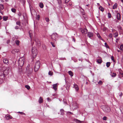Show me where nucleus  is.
<instances>
[{
  "instance_id": "3c124183",
  "label": "nucleus",
  "mask_w": 123,
  "mask_h": 123,
  "mask_svg": "<svg viewBox=\"0 0 123 123\" xmlns=\"http://www.w3.org/2000/svg\"><path fill=\"white\" fill-rule=\"evenodd\" d=\"M47 99L48 101H51V100L49 98H47Z\"/></svg>"
},
{
  "instance_id": "cd10ccee",
  "label": "nucleus",
  "mask_w": 123,
  "mask_h": 123,
  "mask_svg": "<svg viewBox=\"0 0 123 123\" xmlns=\"http://www.w3.org/2000/svg\"><path fill=\"white\" fill-rule=\"evenodd\" d=\"M8 17L7 16H4L3 17V20L4 21H6L8 19Z\"/></svg>"
},
{
  "instance_id": "8fccbe9b",
  "label": "nucleus",
  "mask_w": 123,
  "mask_h": 123,
  "mask_svg": "<svg viewBox=\"0 0 123 123\" xmlns=\"http://www.w3.org/2000/svg\"><path fill=\"white\" fill-rule=\"evenodd\" d=\"M40 15H37V18H38V20H39L40 18Z\"/></svg>"
},
{
  "instance_id": "bf43d9fd",
  "label": "nucleus",
  "mask_w": 123,
  "mask_h": 123,
  "mask_svg": "<svg viewBox=\"0 0 123 123\" xmlns=\"http://www.w3.org/2000/svg\"><path fill=\"white\" fill-rule=\"evenodd\" d=\"M51 38L52 39V40H53V35H52L51 36Z\"/></svg>"
},
{
  "instance_id": "72a5a7b5",
  "label": "nucleus",
  "mask_w": 123,
  "mask_h": 123,
  "mask_svg": "<svg viewBox=\"0 0 123 123\" xmlns=\"http://www.w3.org/2000/svg\"><path fill=\"white\" fill-rule=\"evenodd\" d=\"M113 35H114V37H116L118 36V33L117 32H116L113 34Z\"/></svg>"
},
{
  "instance_id": "864d4df0",
  "label": "nucleus",
  "mask_w": 123,
  "mask_h": 123,
  "mask_svg": "<svg viewBox=\"0 0 123 123\" xmlns=\"http://www.w3.org/2000/svg\"><path fill=\"white\" fill-rule=\"evenodd\" d=\"M58 0V2L59 4H61V0Z\"/></svg>"
},
{
  "instance_id": "c85d7f7f",
  "label": "nucleus",
  "mask_w": 123,
  "mask_h": 123,
  "mask_svg": "<svg viewBox=\"0 0 123 123\" xmlns=\"http://www.w3.org/2000/svg\"><path fill=\"white\" fill-rule=\"evenodd\" d=\"M111 63L110 62H107L106 63V66L107 68L109 67Z\"/></svg>"
},
{
  "instance_id": "de8ad7c7",
  "label": "nucleus",
  "mask_w": 123,
  "mask_h": 123,
  "mask_svg": "<svg viewBox=\"0 0 123 123\" xmlns=\"http://www.w3.org/2000/svg\"><path fill=\"white\" fill-rule=\"evenodd\" d=\"M18 113H20L21 114H22V115H25V114L23 112H18Z\"/></svg>"
},
{
  "instance_id": "4468645a",
  "label": "nucleus",
  "mask_w": 123,
  "mask_h": 123,
  "mask_svg": "<svg viewBox=\"0 0 123 123\" xmlns=\"http://www.w3.org/2000/svg\"><path fill=\"white\" fill-rule=\"evenodd\" d=\"M59 84L57 83L54 84V90L56 91L57 90V87Z\"/></svg>"
},
{
  "instance_id": "f704fd0d",
  "label": "nucleus",
  "mask_w": 123,
  "mask_h": 123,
  "mask_svg": "<svg viewBox=\"0 0 123 123\" xmlns=\"http://www.w3.org/2000/svg\"><path fill=\"white\" fill-rule=\"evenodd\" d=\"M11 10L12 12L14 13H15L16 11V9L14 8H12Z\"/></svg>"
},
{
  "instance_id": "09e8293b",
  "label": "nucleus",
  "mask_w": 123,
  "mask_h": 123,
  "mask_svg": "<svg viewBox=\"0 0 123 123\" xmlns=\"http://www.w3.org/2000/svg\"><path fill=\"white\" fill-rule=\"evenodd\" d=\"M70 0H65V3H67Z\"/></svg>"
},
{
  "instance_id": "7c9ffc66",
  "label": "nucleus",
  "mask_w": 123,
  "mask_h": 123,
  "mask_svg": "<svg viewBox=\"0 0 123 123\" xmlns=\"http://www.w3.org/2000/svg\"><path fill=\"white\" fill-rule=\"evenodd\" d=\"M40 6L41 8H42L43 7V3H40Z\"/></svg>"
},
{
  "instance_id": "f257e3e1",
  "label": "nucleus",
  "mask_w": 123,
  "mask_h": 123,
  "mask_svg": "<svg viewBox=\"0 0 123 123\" xmlns=\"http://www.w3.org/2000/svg\"><path fill=\"white\" fill-rule=\"evenodd\" d=\"M27 75L28 76H30L32 73L33 71L32 68L29 65H28L26 68Z\"/></svg>"
},
{
  "instance_id": "e2e57ef3",
  "label": "nucleus",
  "mask_w": 123,
  "mask_h": 123,
  "mask_svg": "<svg viewBox=\"0 0 123 123\" xmlns=\"http://www.w3.org/2000/svg\"><path fill=\"white\" fill-rule=\"evenodd\" d=\"M2 19V18L1 17V16H0V20H1Z\"/></svg>"
},
{
  "instance_id": "c03bdc74",
  "label": "nucleus",
  "mask_w": 123,
  "mask_h": 123,
  "mask_svg": "<svg viewBox=\"0 0 123 123\" xmlns=\"http://www.w3.org/2000/svg\"><path fill=\"white\" fill-rule=\"evenodd\" d=\"M109 36L110 38L112 37V34L111 33H110L109 35Z\"/></svg>"
},
{
  "instance_id": "5fc2aeb1",
  "label": "nucleus",
  "mask_w": 123,
  "mask_h": 123,
  "mask_svg": "<svg viewBox=\"0 0 123 123\" xmlns=\"http://www.w3.org/2000/svg\"><path fill=\"white\" fill-rule=\"evenodd\" d=\"M51 43L53 47H54V43L53 42H51Z\"/></svg>"
},
{
  "instance_id": "1a4fd4ad",
  "label": "nucleus",
  "mask_w": 123,
  "mask_h": 123,
  "mask_svg": "<svg viewBox=\"0 0 123 123\" xmlns=\"http://www.w3.org/2000/svg\"><path fill=\"white\" fill-rule=\"evenodd\" d=\"M81 31L82 33L83 34H86L87 32V31L86 29H81Z\"/></svg>"
},
{
  "instance_id": "bb28decb",
  "label": "nucleus",
  "mask_w": 123,
  "mask_h": 123,
  "mask_svg": "<svg viewBox=\"0 0 123 123\" xmlns=\"http://www.w3.org/2000/svg\"><path fill=\"white\" fill-rule=\"evenodd\" d=\"M99 9L102 12H103L104 10V8L101 6H100L99 7Z\"/></svg>"
},
{
  "instance_id": "ddd939ff",
  "label": "nucleus",
  "mask_w": 123,
  "mask_h": 123,
  "mask_svg": "<svg viewBox=\"0 0 123 123\" xmlns=\"http://www.w3.org/2000/svg\"><path fill=\"white\" fill-rule=\"evenodd\" d=\"M117 18L118 20H120L121 19L120 15L119 13H117Z\"/></svg>"
},
{
  "instance_id": "9b49d317",
  "label": "nucleus",
  "mask_w": 123,
  "mask_h": 123,
  "mask_svg": "<svg viewBox=\"0 0 123 123\" xmlns=\"http://www.w3.org/2000/svg\"><path fill=\"white\" fill-rule=\"evenodd\" d=\"M93 36V33L90 32H88L87 33L88 37L89 38H91Z\"/></svg>"
},
{
  "instance_id": "423d86ee",
  "label": "nucleus",
  "mask_w": 123,
  "mask_h": 123,
  "mask_svg": "<svg viewBox=\"0 0 123 123\" xmlns=\"http://www.w3.org/2000/svg\"><path fill=\"white\" fill-rule=\"evenodd\" d=\"M70 107L72 108L73 110H74L78 108V106L76 102H74L72 105L70 106Z\"/></svg>"
},
{
  "instance_id": "0e129e2a",
  "label": "nucleus",
  "mask_w": 123,
  "mask_h": 123,
  "mask_svg": "<svg viewBox=\"0 0 123 123\" xmlns=\"http://www.w3.org/2000/svg\"><path fill=\"white\" fill-rule=\"evenodd\" d=\"M57 94H54V97L55 96H57Z\"/></svg>"
},
{
  "instance_id": "473e14b6",
  "label": "nucleus",
  "mask_w": 123,
  "mask_h": 123,
  "mask_svg": "<svg viewBox=\"0 0 123 123\" xmlns=\"http://www.w3.org/2000/svg\"><path fill=\"white\" fill-rule=\"evenodd\" d=\"M15 42L16 43V44L17 45H19V43H20V41L19 40H16L15 41Z\"/></svg>"
},
{
  "instance_id": "4d7b16f0",
  "label": "nucleus",
  "mask_w": 123,
  "mask_h": 123,
  "mask_svg": "<svg viewBox=\"0 0 123 123\" xmlns=\"http://www.w3.org/2000/svg\"><path fill=\"white\" fill-rule=\"evenodd\" d=\"M16 29H18L19 28V27L18 26H16L15 27Z\"/></svg>"
},
{
  "instance_id": "2f4dec72",
  "label": "nucleus",
  "mask_w": 123,
  "mask_h": 123,
  "mask_svg": "<svg viewBox=\"0 0 123 123\" xmlns=\"http://www.w3.org/2000/svg\"><path fill=\"white\" fill-rule=\"evenodd\" d=\"M53 72L51 71H49V74L50 75H53Z\"/></svg>"
},
{
  "instance_id": "f8f14e48",
  "label": "nucleus",
  "mask_w": 123,
  "mask_h": 123,
  "mask_svg": "<svg viewBox=\"0 0 123 123\" xmlns=\"http://www.w3.org/2000/svg\"><path fill=\"white\" fill-rule=\"evenodd\" d=\"M5 75L1 73L0 74V79H4Z\"/></svg>"
},
{
  "instance_id": "4be33fe9",
  "label": "nucleus",
  "mask_w": 123,
  "mask_h": 123,
  "mask_svg": "<svg viewBox=\"0 0 123 123\" xmlns=\"http://www.w3.org/2000/svg\"><path fill=\"white\" fill-rule=\"evenodd\" d=\"M60 111L61 112V115H63L64 114L65 111L63 109H61L60 110Z\"/></svg>"
},
{
  "instance_id": "774afa93",
  "label": "nucleus",
  "mask_w": 123,
  "mask_h": 123,
  "mask_svg": "<svg viewBox=\"0 0 123 123\" xmlns=\"http://www.w3.org/2000/svg\"><path fill=\"white\" fill-rule=\"evenodd\" d=\"M15 39V38L14 37H13V38H12V40H14Z\"/></svg>"
},
{
  "instance_id": "79ce46f5",
  "label": "nucleus",
  "mask_w": 123,
  "mask_h": 123,
  "mask_svg": "<svg viewBox=\"0 0 123 123\" xmlns=\"http://www.w3.org/2000/svg\"><path fill=\"white\" fill-rule=\"evenodd\" d=\"M111 60L112 61H113L114 62H115V60H114V57L113 56H112L111 57Z\"/></svg>"
},
{
  "instance_id": "2eb2a0df",
  "label": "nucleus",
  "mask_w": 123,
  "mask_h": 123,
  "mask_svg": "<svg viewBox=\"0 0 123 123\" xmlns=\"http://www.w3.org/2000/svg\"><path fill=\"white\" fill-rule=\"evenodd\" d=\"M74 121L77 123H83V121H81L77 119H74Z\"/></svg>"
},
{
  "instance_id": "412c9836",
  "label": "nucleus",
  "mask_w": 123,
  "mask_h": 123,
  "mask_svg": "<svg viewBox=\"0 0 123 123\" xmlns=\"http://www.w3.org/2000/svg\"><path fill=\"white\" fill-rule=\"evenodd\" d=\"M117 3H115L113 6V9H115L117 8Z\"/></svg>"
},
{
  "instance_id": "7ed1b4c3",
  "label": "nucleus",
  "mask_w": 123,
  "mask_h": 123,
  "mask_svg": "<svg viewBox=\"0 0 123 123\" xmlns=\"http://www.w3.org/2000/svg\"><path fill=\"white\" fill-rule=\"evenodd\" d=\"M101 108L104 112H109L110 111V107L107 105L102 106Z\"/></svg>"
},
{
  "instance_id": "e433bc0d",
  "label": "nucleus",
  "mask_w": 123,
  "mask_h": 123,
  "mask_svg": "<svg viewBox=\"0 0 123 123\" xmlns=\"http://www.w3.org/2000/svg\"><path fill=\"white\" fill-rule=\"evenodd\" d=\"M119 49L121 50H123V44H122L120 46V48Z\"/></svg>"
},
{
  "instance_id": "a211bd4d",
  "label": "nucleus",
  "mask_w": 123,
  "mask_h": 123,
  "mask_svg": "<svg viewBox=\"0 0 123 123\" xmlns=\"http://www.w3.org/2000/svg\"><path fill=\"white\" fill-rule=\"evenodd\" d=\"M74 88L75 89L76 91H78L79 89L78 87V86L76 84H74Z\"/></svg>"
},
{
  "instance_id": "13d9d810",
  "label": "nucleus",
  "mask_w": 123,
  "mask_h": 123,
  "mask_svg": "<svg viewBox=\"0 0 123 123\" xmlns=\"http://www.w3.org/2000/svg\"><path fill=\"white\" fill-rule=\"evenodd\" d=\"M70 113V114H73V113L71 112H69V111L67 112V113L68 114V113Z\"/></svg>"
},
{
  "instance_id": "9d476101",
  "label": "nucleus",
  "mask_w": 123,
  "mask_h": 123,
  "mask_svg": "<svg viewBox=\"0 0 123 123\" xmlns=\"http://www.w3.org/2000/svg\"><path fill=\"white\" fill-rule=\"evenodd\" d=\"M4 8L3 5L1 4H0V12L2 14H3V12L1 11L3 10Z\"/></svg>"
},
{
  "instance_id": "49530a36",
  "label": "nucleus",
  "mask_w": 123,
  "mask_h": 123,
  "mask_svg": "<svg viewBox=\"0 0 123 123\" xmlns=\"http://www.w3.org/2000/svg\"><path fill=\"white\" fill-rule=\"evenodd\" d=\"M122 71L120 69V71H119V72L120 73V74L122 75H123V73L122 72H121Z\"/></svg>"
},
{
  "instance_id": "338daca9",
  "label": "nucleus",
  "mask_w": 123,
  "mask_h": 123,
  "mask_svg": "<svg viewBox=\"0 0 123 123\" xmlns=\"http://www.w3.org/2000/svg\"><path fill=\"white\" fill-rule=\"evenodd\" d=\"M73 40L74 42H75V39L74 38L73 39Z\"/></svg>"
},
{
  "instance_id": "c756f323",
  "label": "nucleus",
  "mask_w": 123,
  "mask_h": 123,
  "mask_svg": "<svg viewBox=\"0 0 123 123\" xmlns=\"http://www.w3.org/2000/svg\"><path fill=\"white\" fill-rule=\"evenodd\" d=\"M97 62L99 63H101L102 62V60L101 59H98L97 60Z\"/></svg>"
},
{
  "instance_id": "a18cd8bd",
  "label": "nucleus",
  "mask_w": 123,
  "mask_h": 123,
  "mask_svg": "<svg viewBox=\"0 0 123 123\" xmlns=\"http://www.w3.org/2000/svg\"><path fill=\"white\" fill-rule=\"evenodd\" d=\"M103 120H106L107 119V117H104L103 118Z\"/></svg>"
},
{
  "instance_id": "6e6d98bb",
  "label": "nucleus",
  "mask_w": 123,
  "mask_h": 123,
  "mask_svg": "<svg viewBox=\"0 0 123 123\" xmlns=\"http://www.w3.org/2000/svg\"><path fill=\"white\" fill-rule=\"evenodd\" d=\"M123 96V93H122L121 92L120 93V95H119V96L120 97H122V96Z\"/></svg>"
},
{
  "instance_id": "0eeeda50",
  "label": "nucleus",
  "mask_w": 123,
  "mask_h": 123,
  "mask_svg": "<svg viewBox=\"0 0 123 123\" xmlns=\"http://www.w3.org/2000/svg\"><path fill=\"white\" fill-rule=\"evenodd\" d=\"M5 70L3 72V73L5 75H6L8 73L9 68H8L5 67Z\"/></svg>"
},
{
  "instance_id": "39448f33",
  "label": "nucleus",
  "mask_w": 123,
  "mask_h": 123,
  "mask_svg": "<svg viewBox=\"0 0 123 123\" xmlns=\"http://www.w3.org/2000/svg\"><path fill=\"white\" fill-rule=\"evenodd\" d=\"M24 58L22 57L20 58L18 62V65L20 67L22 66L24 63Z\"/></svg>"
},
{
  "instance_id": "4c0bfd02",
  "label": "nucleus",
  "mask_w": 123,
  "mask_h": 123,
  "mask_svg": "<svg viewBox=\"0 0 123 123\" xmlns=\"http://www.w3.org/2000/svg\"><path fill=\"white\" fill-rule=\"evenodd\" d=\"M25 87L28 90H29L30 88V86L28 85H25Z\"/></svg>"
},
{
  "instance_id": "6e6552de",
  "label": "nucleus",
  "mask_w": 123,
  "mask_h": 123,
  "mask_svg": "<svg viewBox=\"0 0 123 123\" xmlns=\"http://www.w3.org/2000/svg\"><path fill=\"white\" fill-rule=\"evenodd\" d=\"M19 51V49H15L13 50L12 51V54H16L18 53Z\"/></svg>"
},
{
  "instance_id": "37998d69",
  "label": "nucleus",
  "mask_w": 123,
  "mask_h": 123,
  "mask_svg": "<svg viewBox=\"0 0 123 123\" xmlns=\"http://www.w3.org/2000/svg\"><path fill=\"white\" fill-rule=\"evenodd\" d=\"M45 20L47 22H48L49 21V18H45Z\"/></svg>"
},
{
  "instance_id": "aec40b11",
  "label": "nucleus",
  "mask_w": 123,
  "mask_h": 123,
  "mask_svg": "<svg viewBox=\"0 0 123 123\" xmlns=\"http://www.w3.org/2000/svg\"><path fill=\"white\" fill-rule=\"evenodd\" d=\"M111 75L112 77H115L116 75V74L114 73H111Z\"/></svg>"
},
{
  "instance_id": "5701e85b",
  "label": "nucleus",
  "mask_w": 123,
  "mask_h": 123,
  "mask_svg": "<svg viewBox=\"0 0 123 123\" xmlns=\"http://www.w3.org/2000/svg\"><path fill=\"white\" fill-rule=\"evenodd\" d=\"M69 74L71 77H72L73 76V73L71 71H69L68 72Z\"/></svg>"
},
{
  "instance_id": "052dcab7",
  "label": "nucleus",
  "mask_w": 123,
  "mask_h": 123,
  "mask_svg": "<svg viewBox=\"0 0 123 123\" xmlns=\"http://www.w3.org/2000/svg\"><path fill=\"white\" fill-rule=\"evenodd\" d=\"M116 31L115 30V29H112V31L113 32H114Z\"/></svg>"
},
{
  "instance_id": "603ef678",
  "label": "nucleus",
  "mask_w": 123,
  "mask_h": 123,
  "mask_svg": "<svg viewBox=\"0 0 123 123\" xmlns=\"http://www.w3.org/2000/svg\"><path fill=\"white\" fill-rule=\"evenodd\" d=\"M18 15L19 16H20L22 15V13L21 12H19L18 14Z\"/></svg>"
},
{
  "instance_id": "69168bd1",
  "label": "nucleus",
  "mask_w": 123,
  "mask_h": 123,
  "mask_svg": "<svg viewBox=\"0 0 123 123\" xmlns=\"http://www.w3.org/2000/svg\"><path fill=\"white\" fill-rule=\"evenodd\" d=\"M97 5L98 6H100V4H99V3H97Z\"/></svg>"
},
{
  "instance_id": "6ab92c4d",
  "label": "nucleus",
  "mask_w": 123,
  "mask_h": 123,
  "mask_svg": "<svg viewBox=\"0 0 123 123\" xmlns=\"http://www.w3.org/2000/svg\"><path fill=\"white\" fill-rule=\"evenodd\" d=\"M6 117L7 120H9L10 119H12V117L10 115H8V116Z\"/></svg>"
},
{
  "instance_id": "393cba45",
  "label": "nucleus",
  "mask_w": 123,
  "mask_h": 123,
  "mask_svg": "<svg viewBox=\"0 0 123 123\" xmlns=\"http://www.w3.org/2000/svg\"><path fill=\"white\" fill-rule=\"evenodd\" d=\"M97 37H98V38L100 39H101L103 41V40L102 38L100 36L99 34V33H97Z\"/></svg>"
},
{
  "instance_id": "f3484780",
  "label": "nucleus",
  "mask_w": 123,
  "mask_h": 123,
  "mask_svg": "<svg viewBox=\"0 0 123 123\" xmlns=\"http://www.w3.org/2000/svg\"><path fill=\"white\" fill-rule=\"evenodd\" d=\"M3 61L6 64H8V61L7 59L4 58L3 59Z\"/></svg>"
},
{
  "instance_id": "f03ea898",
  "label": "nucleus",
  "mask_w": 123,
  "mask_h": 123,
  "mask_svg": "<svg viewBox=\"0 0 123 123\" xmlns=\"http://www.w3.org/2000/svg\"><path fill=\"white\" fill-rule=\"evenodd\" d=\"M37 50L36 47H33L32 50V55L33 58H35L37 54Z\"/></svg>"
},
{
  "instance_id": "20e7f679",
  "label": "nucleus",
  "mask_w": 123,
  "mask_h": 123,
  "mask_svg": "<svg viewBox=\"0 0 123 123\" xmlns=\"http://www.w3.org/2000/svg\"><path fill=\"white\" fill-rule=\"evenodd\" d=\"M40 65V62L39 61H38L36 62L34 67V70L35 72H37L39 69Z\"/></svg>"
},
{
  "instance_id": "a878e982",
  "label": "nucleus",
  "mask_w": 123,
  "mask_h": 123,
  "mask_svg": "<svg viewBox=\"0 0 123 123\" xmlns=\"http://www.w3.org/2000/svg\"><path fill=\"white\" fill-rule=\"evenodd\" d=\"M35 41L37 43V44H38V45H40V42L38 40V39H37V40H35Z\"/></svg>"
},
{
  "instance_id": "b1692460",
  "label": "nucleus",
  "mask_w": 123,
  "mask_h": 123,
  "mask_svg": "<svg viewBox=\"0 0 123 123\" xmlns=\"http://www.w3.org/2000/svg\"><path fill=\"white\" fill-rule=\"evenodd\" d=\"M29 35L30 37L31 38V36L32 35V31H30L29 32Z\"/></svg>"
},
{
  "instance_id": "ea45409f",
  "label": "nucleus",
  "mask_w": 123,
  "mask_h": 123,
  "mask_svg": "<svg viewBox=\"0 0 123 123\" xmlns=\"http://www.w3.org/2000/svg\"><path fill=\"white\" fill-rule=\"evenodd\" d=\"M108 17L109 18H110L111 17V13H108Z\"/></svg>"
},
{
  "instance_id": "680f3d73",
  "label": "nucleus",
  "mask_w": 123,
  "mask_h": 123,
  "mask_svg": "<svg viewBox=\"0 0 123 123\" xmlns=\"http://www.w3.org/2000/svg\"><path fill=\"white\" fill-rule=\"evenodd\" d=\"M121 61L122 62H123V56L122 57V59H121Z\"/></svg>"
},
{
  "instance_id": "dca6fc26",
  "label": "nucleus",
  "mask_w": 123,
  "mask_h": 123,
  "mask_svg": "<svg viewBox=\"0 0 123 123\" xmlns=\"http://www.w3.org/2000/svg\"><path fill=\"white\" fill-rule=\"evenodd\" d=\"M39 103L40 104H41L43 102V99L42 97H40L38 100Z\"/></svg>"
},
{
  "instance_id": "58836bf2",
  "label": "nucleus",
  "mask_w": 123,
  "mask_h": 123,
  "mask_svg": "<svg viewBox=\"0 0 123 123\" xmlns=\"http://www.w3.org/2000/svg\"><path fill=\"white\" fill-rule=\"evenodd\" d=\"M16 24L17 25H18L19 26H20L21 25L20 22L19 21H18L16 22Z\"/></svg>"
},
{
  "instance_id": "a19ab883",
  "label": "nucleus",
  "mask_w": 123,
  "mask_h": 123,
  "mask_svg": "<svg viewBox=\"0 0 123 123\" xmlns=\"http://www.w3.org/2000/svg\"><path fill=\"white\" fill-rule=\"evenodd\" d=\"M103 82L101 80H100L98 83V84L100 85H101L103 84Z\"/></svg>"
},
{
  "instance_id": "c9c22d12",
  "label": "nucleus",
  "mask_w": 123,
  "mask_h": 123,
  "mask_svg": "<svg viewBox=\"0 0 123 123\" xmlns=\"http://www.w3.org/2000/svg\"><path fill=\"white\" fill-rule=\"evenodd\" d=\"M105 46L106 48H108V49L109 48V46H108L107 44V43H105Z\"/></svg>"
}]
</instances>
